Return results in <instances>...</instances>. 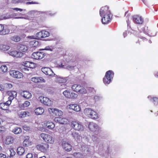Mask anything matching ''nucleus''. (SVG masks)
<instances>
[{
	"label": "nucleus",
	"instance_id": "10",
	"mask_svg": "<svg viewBox=\"0 0 158 158\" xmlns=\"http://www.w3.org/2000/svg\"><path fill=\"white\" fill-rule=\"evenodd\" d=\"M89 129L92 131H98L100 130V128L98 125L93 122H90L88 125Z\"/></svg>",
	"mask_w": 158,
	"mask_h": 158
},
{
	"label": "nucleus",
	"instance_id": "30",
	"mask_svg": "<svg viewBox=\"0 0 158 158\" xmlns=\"http://www.w3.org/2000/svg\"><path fill=\"white\" fill-rule=\"evenodd\" d=\"M35 113L37 115H41L44 112V110L42 107H38L35 110Z\"/></svg>",
	"mask_w": 158,
	"mask_h": 158
},
{
	"label": "nucleus",
	"instance_id": "56",
	"mask_svg": "<svg viewBox=\"0 0 158 158\" xmlns=\"http://www.w3.org/2000/svg\"><path fill=\"white\" fill-rule=\"evenodd\" d=\"M6 111V112L7 113H10L11 112V111L9 110L8 109H6L5 110Z\"/></svg>",
	"mask_w": 158,
	"mask_h": 158
},
{
	"label": "nucleus",
	"instance_id": "40",
	"mask_svg": "<svg viewBox=\"0 0 158 158\" xmlns=\"http://www.w3.org/2000/svg\"><path fill=\"white\" fill-rule=\"evenodd\" d=\"M11 40L16 42L19 41L20 40V37L17 36H15L11 38Z\"/></svg>",
	"mask_w": 158,
	"mask_h": 158
},
{
	"label": "nucleus",
	"instance_id": "44",
	"mask_svg": "<svg viewBox=\"0 0 158 158\" xmlns=\"http://www.w3.org/2000/svg\"><path fill=\"white\" fill-rule=\"evenodd\" d=\"M73 156L76 158H80L82 156L80 152H75L73 154Z\"/></svg>",
	"mask_w": 158,
	"mask_h": 158
},
{
	"label": "nucleus",
	"instance_id": "12",
	"mask_svg": "<svg viewBox=\"0 0 158 158\" xmlns=\"http://www.w3.org/2000/svg\"><path fill=\"white\" fill-rule=\"evenodd\" d=\"M67 108L76 111H79L81 110V108L79 106L76 104H71L67 106Z\"/></svg>",
	"mask_w": 158,
	"mask_h": 158
},
{
	"label": "nucleus",
	"instance_id": "42",
	"mask_svg": "<svg viewBox=\"0 0 158 158\" xmlns=\"http://www.w3.org/2000/svg\"><path fill=\"white\" fill-rule=\"evenodd\" d=\"M91 115V117H89V118L92 119H97L98 118V115L97 113L95 112V114H91L90 115Z\"/></svg>",
	"mask_w": 158,
	"mask_h": 158
},
{
	"label": "nucleus",
	"instance_id": "2",
	"mask_svg": "<svg viewBox=\"0 0 158 158\" xmlns=\"http://www.w3.org/2000/svg\"><path fill=\"white\" fill-rule=\"evenodd\" d=\"M41 138L46 142L50 144H53L55 142V139L52 135L45 133H41Z\"/></svg>",
	"mask_w": 158,
	"mask_h": 158
},
{
	"label": "nucleus",
	"instance_id": "15",
	"mask_svg": "<svg viewBox=\"0 0 158 158\" xmlns=\"http://www.w3.org/2000/svg\"><path fill=\"white\" fill-rule=\"evenodd\" d=\"M48 111L52 112L54 115L60 116L63 114V112L60 110L55 108H50L48 109Z\"/></svg>",
	"mask_w": 158,
	"mask_h": 158
},
{
	"label": "nucleus",
	"instance_id": "25",
	"mask_svg": "<svg viewBox=\"0 0 158 158\" xmlns=\"http://www.w3.org/2000/svg\"><path fill=\"white\" fill-rule=\"evenodd\" d=\"M18 115L20 118H23L30 116V113L27 111H22L18 113Z\"/></svg>",
	"mask_w": 158,
	"mask_h": 158
},
{
	"label": "nucleus",
	"instance_id": "62",
	"mask_svg": "<svg viewBox=\"0 0 158 158\" xmlns=\"http://www.w3.org/2000/svg\"><path fill=\"white\" fill-rule=\"evenodd\" d=\"M143 2L145 4H146V2L145 1V0H142Z\"/></svg>",
	"mask_w": 158,
	"mask_h": 158
},
{
	"label": "nucleus",
	"instance_id": "49",
	"mask_svg": "<svg viewBox=\"0 0 158 158\" xmlns=\"http://www.w3.org/2000/svg\"><path fill=\"white\" fill-rule=\"evenodd\" d=\"M43 50H50L51 51H52L53 50V48L52 47H49V46H47L44 49H43Z\"/></svg>",
	"mask_w": 158,
	"mask_h": 158
},
{
	"label": "nucleus",
	"instance_id": "50",
	"mask_svg": "<svg viewBox=\"0 0 158 158\" xmlns=\"http://www.w3.org/2000/svg\"><path fill=\"white\" fill-rule=\"evenodd\" d=\"M5 89V86H4V84L3 85L1 84H0V90L1 91H3Z\"/></svg>",
	"mask_w": 158,
	"mask_h": 158
},
{
	"label": "nucleus",
	"instance_id": "54",
	"mask_svg": "<svg viewBox=\"0 0 158 158\" xmlns=\"http://www.w3.org/2000/svg\"><path fill=\"white\" fill-rule=\"evenodd\" d=\"M13 9L14 10H15L16 11H19L20 12L22 11L23 10L22 9H20V8H13Z\"/></svg>",
	"mask_w": 158,
	"mask_h": 158
},
{
	"label": "nucleus",
	"instance_id": "59",
	"mask_svg": "<svg viewBox=\"0 0 158 158\" xmlns=\"http://www.w3.org/2000/svg\"><path fill=\"white\" fill-rule=\"evenodd\" d=\"M2 131H3V129L1 126H0V132H1Z\"/></svg>",
	"mask_w": 158,
	"mask_h": 158
},
{
	"label": "nucleus",
	"instance_id": "58",
	"mask_svg": "<svg viewBox=\"0 0 158 158\" xmlns=\"http://www.w3.org/2000/svg\"><path fill=\"white\" fill-rule=\"evenodd\" d=\"M15 19H23V18L21 17H17L15 18Z\"/></svg>",
	"mask_w": 158,
	"mask_h": 158
},
{
	"label": "nucleus",
	"instance_id": "31",
	"mask_svg": "<svg viewBox=\"0 0 158 158\" xmlns=\"http://www.w3.org/2000/svg\"><path fill=\"white\" fill-rule=\"evenodd\" d=\"M56 79V81L58 83H64L67 81L66 78L59 76H57Z\"/></svg>",
	"mask_w": 158,
	"mask_h": 158
},
{
	"label": "nucleus",
	"instance_id": "14",
	"mask_svg": "<svg viewBox=\"0 0 158 158\" xmlns=\"http://www.w3.org/2000/svg\"><path fill=\"white\" fill-rule=\"evenodd\" d=\"M72 135L73 138L78 142H80L82 139V137L81 135L77 132L73 131L72 132Z\"/></svg>",
	"mask_w": 158,
	"mask_h": 158
},
{
	"label": "nucleus",
	"instance_id": "19",
	"mask_svg": "<svg viewBox=\"0 0 158 158\" xmlns=\"http://www.w3.org/2000/svg\"><path fill=\"white\" fill-rule=\"evenodd\" d=\"M54 121L61 124H66L68 122V120L66 118H62L60 117H56L54 119Z\"/></svg>",
	"mask_w": 158,
	"mask_h": 158
},
{
	"label": "nucleus",
	"instance_id": "46",
	"mask_svg": "<svg viewBox=\"0 0 158 158\" xmlns=\"http://www.w3.org/2000/svg\"><path fill=\"white\" fill-rule=\"evenodd\" d=\"M30 104V102L28 101H26L23 104V106L24 107H27L29 106Z\"/></svg>",
	"mask_w": 158,
	"mask_h": 158
},
{
	"label": "nucleus",
	"instance_id": "6",
	"mask_svg": "<svg viewBox=\"0 0 158 158\" xmlns=\"http://www.w3.org/2000/svg\"><path fill=\"white\" fill-rule=\"evenodd\" d=\"M63 94L66 98L69 99H75L78 96L77 94L69 90H66L64 91L63 92Z\"/></svg>",
	"mask_w": 158,
	"mask_h": 158
},
{
	"label": "nucleus",
	"instance_id": "60",
	"mask_svg": "<svg viewBox=\"0 0 158 158\" xmlns=\"http://www.w3.org/2000/svg\"><path fill=\"white\" fill-rule=\"evenodd\" d=\"M127 26H129L130 24V23H129V21L128 19L127 20Z\"/></svg>",
	"mask_w": 158,
	"mask_h": 158
},
{
	"label": "nucleus",
	"instance_id": "26",
	"mask_svg": "<svg viewBox=\"0 0 158 158\" xmlns=\"http://www.w3.org/2000/svg\"><path fill=\"white\" fill-rule=\"evenodd\" d=\"M85 114L87 115L88 117H91V115H90L91 114L95 113V111L92 110L91 109L89 108H86L85 109L84 111Z\"/></svg>",
	"mask_w": 158,
	"mask_h": 158
},
{
	"label": "nucleus",
	"instance_id": "20",
	"mask_svg": "<svg viewBox=\"0 0 158 158\" xmlns=\"http://www.w3.org/2000/svg\"><path fill=\"white\" fill-rule=\"evenodd\" d=\"M28 38L31 39H33V40L30 41L29 44L31 47H34L35 48L39 45L38 42L35 39L34 36H28Z\"/></svg>",
	"mask_w": 158,
	"mask_h": 158
},
{
	"label": "nucleus",
	"instance_id": "36",
	"mask_svg": "<svg viewBox=\"0 0 158 158\" xmlns=\"http://www.w3.org/2000/svg\"><path fill=\"white\" fill-rule=\"evenodd\" d=\"M28 49L27 46L23 44H20L19 48V51L23 52H26Z\"/></svg>",
	"mask_w": 158,
	"mask_h": 158
},
{
	"label": "nucleus",
	"instance_id": "21",
	"mask_svg": "<svg viewBox=\"0 0 158 158\" xmlns=\"http://www.w3.org/2000/svg\"><path fill=\"white\" fill-rule=\"evenodd\" d=\"M31 81L35 83H39L45 82V80L42 77H33L31 79Z\"/></svg>",
	"mask_w": 158,
	"mask_h": 158
},
{
	"label": "nucleus",
	"instance_id": "27",
	"mask_svg": "<svg viewBox=\"0 0 158 158\" xmlns=\"http://www.w3.org/2000/svg\"><path fill=\"white\" fill-rule=\"evenodd\" d=\"M14 140V138L11 136H8L6 138L5 142L6 144H10L13 143Z\"/></svg>",
	"mask_w": 158,
	"mask_h": 158
},
{
	"label": "nucleus",
	"instance_id": "18",
	"mask_svg": "<svg viewBox=\"0 0 158 158\" xmlns=\"http://www.w3.org/2000/svg\"><path fill=\"white\" fill-rule=\"evenodd\" d=\"M10 32L9 29L6 27H4L2 24H0V34L5 35Z\"/></svg>",
	"mask_w": 158,
	"mask_h": 158
},
{
	"label": "nucleus",
	"instance_id": "39",
	"mask_svg": "<svg viewBox=\"0 0 158 158\" xmlns=\"http://www.w3.org/2000/svg\"><path fill=\"white\" fill-rule=\"evenodd\" d=\"M151 98V100L154 103V104L157 105L158 104V98L156 97H154L151 98V97L148 96V98Z\"/></svg>",
	"mask_w": 158,
	"mask_h": 158
},
{
	"label": "nucleus",
	"instance_id": "11",
	"mask_svg": "<svg viewBox=\"0 0 158 158\" xmlns=\"http://www.w3.org/2000/svg\"><path fill=\"white\" fill-rule=\"evenodd\" d=\"M41 71L45 74L50 76H53L55 74L52 70L48 67L42 68L41 69Z\"/></svg>",
	"mask_w": 158,
	"mask_h": 158
},
{
	"label": "nucleus",
	"instance_id": "47",
	"mask_svg": "<svg viewBox=\"0 0 158 158\" xmlns=\"http://www.w3.org/2000/svg\"><path fill=\"white\" fill-rule=\"evenodd\" d=\"M4 86H5V88L6 87L9 89L11 88L12 87V85L10 84H4Z\"/></svg>",
	"mask_w": 158,
	"mask_h": 158
},
{
	"label": "nucleus",
	"instance_id": "52",
	"mask_svg": "<svg viewBox=\"0 0 158 158\" xmlns=\"http://www.w3.org/2000/svg\"><path fill=\"white\" fill-rule=\"evenodd\" d=\"M81 148H82V150L83 151H85L86 150L87 151H88V149H87V145L83 146H82Z\"/></svg>",
	"mask_w": 158,
	"mask_h": 158
},
{
	"label": "nucleus",
	"instance_id": "53",
	"mask_svg": "<svg viewBox=\"0 0 158 158\" xmlns=\"http://www.w3.org/2000/svg\"><path fill=\"white\" fill-rule=\"evenodd\" d=\"M33 155L31 153H29L26 155V158H32Z\"/></svg>",
	"mask_w": 158,
	"mask_h": 158
},
{
	"label": "nucleus",
	"instance_id": "43",
	"mask_svg": "<svg viewBox=\"0 0 158 158\" xmlns=\"http://www.w3.org/2000/svg\"><path fill=\"white\" fill-rule=\"evenodd\" d=\"M9 151L10 152V156H11V157H13L15 156V152L13 148H10L9 149Z\"/></svg>",
	"mask_w": 158,
	"mask_h": 158
},
{
	"label": "nucleus",
	"instance_id": "22",
	"mask_svg": "<svg viewBox=\"0 0 158 158\" xmlns=\"http://www.w3.org/2000/svg\"><path fill=\"white\" fill-rule=\"evenodd\" d=\"M8 53L10 55L16 57H21L23 56V53L15 51H12L9 52Z\"/></svg>",
	"mask_w": 158,
	"mask_h": 158
},
{
	"label": "nucleus",
	"instance_id": "28",
	"mask_svg": "<svg viewBox=\"0 0 158 158\" xmlns=\"http://www.w3.org/2000/svg\"><path fill=\"white\" fill-rule=\"evenodd\" d=\"M21 95L23 97L27 98H30L31 97V94L27 91H23L21 92Z\"/></svg>",
	"mask_w": 158,
	"mask_h": 158
},
{
	"label": "nucleus",
	"instance_id": "32",
	"mask_svg": "<svg viewBox=\"0 0 158 158\" xmlns=\"http://www.w3.org/2000/svg\"><path fill=\"white\" fill-rule=\"evenodd\" d=\"M10 48L9 46L3 44H0V50L2 51H6Z\"/></svg>",
	"mask_w": 158,
	"mask_h": 158
},
{
	"label": "nucleus",
	"instance_id": "4",
	"mask_svg": "<svg viewBox=\"0 0 158 158\" xmlns=\"http://www.w3.org/2000/svg\"><path fill=\"white\" fill-rule=\"evenodd\" d=\"M71 88L73 91L79 92L80 94H86L87 92L86 89L79 85L74 84L72 85Z\"/></svg>",
	"mask_w": 158,
	"mask_h": 158
},
{
	"label": "nucleus",
	"instance_id": "1",
	"mask_svg": "<svg viewBox=\"0 0 158 158\" xmlns=\"http://www.w3.org/2000/svg\"><path fill=\"white\" fill-rule=\"evenodd\" d=\"M99 14L101 17H102L104 15H106V16H107V19L106 20L104 19L105 17H102V22L103 24H107L111 20V14L108 6H105L102 7L100 10Z\"/></svg>",
	"mask_w": 158,
	"mask_h": 158
},
{
	"label": "nucleus",
	"instance_id": "16",
	"mask_svg": "<svg viewBox=\"0 0 158 158\" xmlns=\"http://www.w3.org/2000/svg\"><path fill=\"white\" fill-rule=\"evenodd\" d=\"M62 146L63 149L66 151L70 152L72 150L71 145L68 142L63 141L62 142Z\"/></svg>",
	"mask_w": 158,
	"mask_h": 158
},
{
	"label": "nucleus",
	"instance_id": "33",
	"mask_svg": "<svg viewBox=\"0 0 158 158\" xmlns=\"http://www.w3.org/2000/svg\"><path fill=\"white\" fill-rule=\"evenodd\" d=\"M23 146L26 147H28L31 145V142L29 140L28 137H27V138L24 139L23 142Z\"/></svg>",
	"mask_w": 158,
	"mask_h": 158
},
{
	"label": "nucleus",
	"instance_id": "7",
	"mask_svg": "<svg viewBox=\"0 0 158 158\" xmlns=\"http://www.w3.org/2000/svg\"><path fill=\"white\" fill-rule=\"evenodd\" d=\"M10 74L12 77L20 79L23 77V74L19 71L15 70H12L10 71Z\"/></svg>",
	"mask_w": 158,
	"mask_h": 158
},
{
	"label": "nucleus",
	"instance_id": "34",
	"mask_svg": "<svg viewBox=\"0 0 158 158\" xmlns=\"http://www.w3.org/2000/svg\"><path fill=\"white\" fill-rule=\"evenodd\" d=\"M47 127L49 129H52L54 128L55 125L54 123L51 122H47L46 123Z\"/></svg>",
	"mask_w": 158,
	"mask_h": 158
},
{
	"label": "nucleus",
	"instance_id": "45",
	"mask_svg": "<svg viewBox=\"0 0 158 158\" xmlns=\"http://www.w3.org/2000/svg\"><path fill=\"white\" fill-rule=\"evenodd\" d=\"M42 31H40L36 33V35L38 39L43 38L42 37L43 35H42Z\"/></svg>",
	"mask_w": 158,
	"mask_h": 158
},
{
	"label": "nucleus",
	"instance_id": "8",
	"mask_svg": "<svg viewBox=\"0 0 158 158\" xmlns=\"http://www.w3.org/2000/svg\"><path fill=\"white\" fill-rule=\"evenodd\" d=\"M39 100L41 103L46 106H50L52 104V101L47 97L40 96L39 98Z\"/></svg>",
	"mask_w": 158,
	"mask_h": 158
},
{
	"label": "nucleus",
	"instance_id": "24",
	"mask_svg": "<svg viewBox=\"0 0 158 158\" xmlns=\"http://www.w3.org/2000/svg\"><path fill=\"white\" fill-rule=\"evenodd\" d=\"M8 94L9 96L8 101H10L12 102L14 98L16 97L17 95V93L15 91H10L8 92Z\"/></svg>",
	"mask_w": 158,
	"mask_h": 158
},
{
	"label": "nucleus",
	"instance_id": "37",
	"mask_svg": "<svg viewBox=\"0 0 158 158\" xmlns=\"http://www.w3.org/2000/svg\"><path fill=\"white\" fill-rule=\"evenodd\" d=\"M8 70V68L5 65H3L0 67V71L3 73H6Z\"/></svg>",
	"mask_w": 158,
	"mask_h": 158
},
{
	"label": "nucleus",
	"instance_id": "51",
	"mask_svg": "<svg viewBox=\"0 0 158 158\" xmlns=\"http://www.w3.org/2000/svg\"><path fill=\"white\" fill-rule=\"evenodd\" d=\"M23 129L26 131H28L30 130V128L26 125H24L23 126Z\"/></svg>",
	"mask_w": 158,
	"mask_h": 158
},
{
	"label": "nucleus",
	"instance_id": "9",
	"mask_svg": "<svg viewBox=\"0 0 158 158\" xmlns=\"http://www.w3.org/2000/svg\"><path fill=\"white\" fill-rule=\"evenodd\" d=\"M44 56V53L37 52L33 53L32 54L31 57L36 60H38L43 58Z\"/></svg>",
	"mask_w": 158,
	"mask_h": 158
},
{
	"label": "nucleus",
	"instance_id": "5",
	"mask_svg": "<svg viewBox=\"0 0 158 158\" xmlns=\"http://www.w3.org/2000/svg\"><path fill=\"white\" fill-rule=\"evenodd\" d=\"M71 126L74 130L79 131H82L84 129V126L79 122L72 121L71 123Z\"/></svg>",
	"mask_w": 158,
	"mask_h": 158
},
{
	"label": "nucleus",
	"instance_id": "48",
	"mask_svg": "<svg viewBox=\"0 0 158 158\" xmlns=\"http://www.w3.org/2000/svg\"><path fill=\"white\" fill-rule=\"evenodd\" d=\"M39 3L38 2L31 1L28 2H26L27 4H39Z\"/></svg>",
	"mask_w": 158,
	"mask_h": 158
},
{
	"label": "nucleus",
	"instance_id": "3",
	"mask_svg": "<svg viewBox=\"0 0 158 158\" xmlns=\"http://www.w3.org/2000/svg\"><path fill=\"white\" fill-rule=\"evenodd\" d=\"M114 76V73L112 71L109 70L107 71L104 77L103 78V81L105 84L106 85L109 84L110 82Z\"/></svg>",
	"mask_w": 158,
	"mask_h": 158
},
{
	"label": "nucleus",
	"instance_id": "13",
	"mask_svg": "<svg viewBox=\"0 0 158 158\" xmlns=\"http://www.w3.org/2000/svg\"><path fill=\"white\" fill-rule=\"evenodd\" d=\"M48 148L49 145L47 143H42L37 146V148L40 151L43 152H45Z\"/></svg>",
	"mask_w": 158,
	"mask_h": 158
},
{
	"label": "nucleus",
	"instance_id": "64",
	"mask_svg": "<svg viewBox=\"0 0 158 158\" xmlns=\"http://www.w3.org/2000/svg\"><path fill=\"white\" fill-rule=\"evenodd\" d=\"M39 158H46V157L44 156L40 157Z\"/></svg>",
	"mask_w": 158,
	"mask_h": 158
},
{
	"label": "nucleus",
	"instance_id": "63",
	"mask_svg": "<svg viewBox=\"0 0 158 158\" xmlns=\"http://www.w3.org/2000/svg\"><path fill=\"white\" fill-rule=\"evenodd\" d=\"M155 76L156 77H158V73L155 74Z\"/></svg>",
	"mask_w": 158,
	"mask_h": 158
},
{
	"label": "nucleus",
	"instance_id": "35",
	"mask_svg": "<svg viewBox=\"0 0 158 158\" xmlns=\"http://www.w3.org/2000/svg\"><path fill=\"white\" fill-rule=\"evenodd\" d=\"M24 152L25 150L22 147H19L17 149V153L19 155H22L24 153Z\"/></svg>",
	"mask_w": 158,
	"mask_h": 158
},
{
	"label": "nucleus",
	"instance_id": "57",
	"mask_svg": "<svg viewBox=\"0 0 158 158\" xmlns=\"http://www.w3.org/2000/svg\"><path fill=\"white\" fill-rule=\"evenodd\" d=\"M127 33L126 31L124 32L123 33V35L124 37H125L127 35Z\"/></svg>",
	"mask_w": 158,
	"mask_h": 158
},
{
	"label": "nucleus",
	"instance_id": "61",
	"mask_svg": "<svg viewBox=\"0 0 158 158\" xmlns=\"http://www.w3.org/2000/svg\"><path fill=\"white\" fill-rule=\"evenodd\" d=\"M105 15H103L102 16V17H102H102H105V19H105V20H106L107 19V16H105Z\"/></svg>",
	"mask_w": 158,
	"mask_h": 158
},
{
	"label": "nucleus",
	"instance_id": "29",
	"mask_svg": "<svg viewBox=\"0 0 158 158\" xmlns=\"http://www.w3.org/2000/svg\"><path fill=\"white\" fill-rule=\"evenodd\" d=\"M24 64L25 66L30 68H33L35 66V64L34 63L29 61H25Z\"/></svg>",
	"mask_w": 158,
	"mask_h": 158
},
{
	"label": "nucleus",
	"instance_id": "17",
	"mask_svg": "<svg viewBox=\"0 0 158 158\" xmlns=\"http://www.w3.org/2000/svg\"><path fill=\"white\" fill-rule=\"evenodd\" d=\"M133 22L138 24H141L143 21V20L142 17L138 15H134L133 16Z\"/></svg>",
	"mask_w": 158,
	"mask_h": 158
},
{
	"label": "nucleus",
	"instance_id": "38",
	"mask_svg": "<svg viewBox=\"0 0 158 158\" xmlns=\"http://www.w3.org/2000/svg\"><path fill=\"white\" fill-rule=\"evenodd\" d=\"M22 131L21 128L19 127H16L13 130V132L15 134H18L20 133Z\"/></svg>",
	"mask_w": 158,
	"mask_h": 158
},
{
	"label": "nucleus",
	"instance_id": "55",
	"mask_svg": "<svg viewBox=\"0 0 158 158\" xmlns=\"http://www.w3.org/2000/svg\"><path fill=\"white\" fill-rule=\"evenodd\" d=\"M6 157L5 155L2 153L0 154V158H6Z\"/></svg>",
	"mask_w": 158,
	"mask_h": 158
},
{
	"label": "nucleus",
	"instance_id": "23",
	"mask_svg": "<svg viewBox=\"0 0 158 158\" xmlns=\"http://www.w3.org/2000/svg\"><path fill=\"white\" fill-rule=\"evenodd\" d=\"M11 104V101H7L5 103H1L0 104V107L3 110H5L9 108L10 105Z\"/></svg>",
	"mask_w": 158,
	"mask_h": 158
},
{
	"label": "nucleus",
	"instance_id": "41",
	"mask_svg": "<svg viewBox=\"0 0 158 158\" xmlns=\"http://www.w3.org/2000/svg\"><path fill=\"white\" fill-rule=\"evenodd\" d=\"M42 35H43V38L48 37L49 35V33L48 31L44 30L42 31Z\"/></svg>",
	"mask_w": 158,
	"mask_h": 158
}]
</instances>
